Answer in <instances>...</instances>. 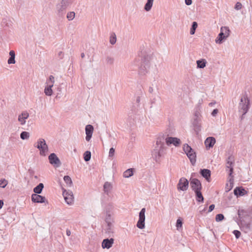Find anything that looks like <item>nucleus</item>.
<instances>
[{
	"mask_svg": "<svg viewBox=\"0 0 252 252\" xmlns=\"http://www.w3.org/2000/svg\"><path fill=\"white\" fill-rule=\"evenodd\" d=\"M75 0H61V1L56 5V10L59 16H63L66 9L70 7L74 2Z\"/></svg>",
	"mask_w": 252,
	"mask_h": 252,
	"instance_id": "f257e3e1",
	"label": "nucleus"
},
{
	"mask_svg": "<svg viewBox=\"0 0 252 252\" xmlns=\"http://www.w3.org/2000/svg\"><path fill=\"white\" fill-rule=\"evenodd\" d=\"M250 108V100L247 96H244L241 98L239 104V112L242 113L241 119L243 116L248 112Z\"/></svg>",
	"mask_w": 252,
	"mask_h": 252,
	"instance_id": "f03ea898",
	"label": "nucleus"
},
{
	"mask_svg": "<svg viewBox=\"0 0 252 252\" xmlns=\"http://www.w3.org/2000/svg\"><path fill=\"white\" fill-rule=\"evenodd\" d=\"M164 144L161 142L160 139H158L156 143V146L152 152V156L156 160L161 157L164 150Z\"/></svg>",
	"mask_w": 252,
	"mask_h": 252,
	"instance_id": "7ed1b4c3",
	"label": "nucleus"
},
{
	"mask_svg": "<svg viewBox=\"0 0 252 252\" xmlns=\"http://www.w3.org/2000/svg\"><path fill=\"white\" fill-rule=\"evenodd\" d=\"M34 146L39 150L41 156H45L48 151V146L43 138H39Z\"/></svg>",
	"mask_w": 252,
	"mask_h": 252,
	"instance_id": "20e7f679",
	"label": "nucleus"
},
{
	"mask_svg": "<svg viewBox=\"0 0 252 252\" xmlns=\"http://www.w3.org/2000/svg\"><path fill=\"white\" fill-rule=\"evenodd\" d=\"M183 150L189 159L191 164H195L196 159V155L194 150L188 144H185L183 145Z\"/></svg>",
	"mask_w": 252,
	"mask_h": 252,
	"instance_id": "39448f33",
	"label": "nucleus"
},
{
	"mask_svg": "<svg viewBox=\"0 0 252 252\" xmlns=\"http://www.w3.org/2000/svg\"><path fill=\"white\" fill-rule=\"evenodd\" d=\"M220 32L218 35V36L215 40V41L218 44H221L222 43L223 40L226 39L230 34V31L227 27H222L220 28Z\"/></svg>",
	"mask_w": 252,
	"mask_h": 252,
	"instance_id": "423d86ee",
	"label": "nucleus"
},
{
	"mask_svg": "<svg viewBox=\"0 0 252 252\" xmlns=\"http://www.w3.org/2000/svg\"><path fill=\"white\" fill-rule=\"evenodd\" d=\"M150 57L149 56L146 57L144 61L139 69V74L144 75L149 72L150 66H151V62L149 60Z\"/></svg>",
	"mask_w": 252,
	"mask_h": 252,
	"instance_id": "0eeeda50",
	"label": "nucleus"
},
{
	"mask_svg": "<svg viewBox=\"0 0 252 252\" xmlns=\"http://www.w3.org/2000/svg\"><path fill=\"white\" fill-rule=\"evenodd\" d=\"M145 212L146 209L143 208L139 213V220L137 222L136 226L141 229H144L145 227Z\"/></svg>",
	"mask_w": 252,
	"mask_h": 252,
	"instance_id": "6e6552de",
	"label": "nucleus"
},
{
	"mask_svg": "<svg viewBox=\"0 0 252 252\" xmlns=\"http://www.w3.org/2000/svg\"><path fill=\"white\" fill-rule=\"evenodd\" d=\"M177 188L179 191H185L187 190L189 188L188 180L184 177L180 178L177 185Z\"/></svg>",
	"mask_w": 252,
	"mask_h": 252,
	"instance_id": "1a4fd4ad",
	"label": "nucleus"
},
{
	"mask_svg": "<svg viewBox=\"0 0 252 252\" xmlns=\"http://www.w3.org/2000/svg\"><path fill=\"white\" fill-rule=\"evenodd\" d=\"M190 185L192 189L195 192L201 190L202 185L200 181L196 178L190 179Z\"/></svg>",
	"mask_w": 252,
	"mask_h": 252,
	"instance_id": "9d476101",
	"label": "nucleus"
},
{
	"mask_svg": "<svg viewBox=\"0 0 252 252\" xmlns=\"http://www.w3.org/2000/svg\"><path fill=\"white\" fill-rule=\"evenodd\" d=\"M49 160L50 164L54 165L56 167H59L61 165L60 159L54 153L51 154L49 157Z\"/></svg>",
	"mask_w": 252,
	"mask_h": 252,
	"instance_id": "9b49d317",
	"label": "nucleus"
},
{
	"mask_svg": "<svg viewBox=\"0 0 252 252\" xmlns=\"http://www.w3.org/2000/svg\"><path fill=\"white\" fill-rule=\"evenodd\" d=\"M165 142L168 146L173 144L176 147H178L181 144V140L177 137H167L165 138Z\"/></svg>",
	"mask_w": 252,
	"mask_h": 252,
	"instance_id": "f8f14e48",
	"label": "nucleus"
},
{
	"mask_svg": "<svg viewBox=\"0 0 252 252\" xmlns=\"http://www.w3.org/2000/svg\"><path fill=\"white\" fill-rule=\"evenodd\" d=\"M63 195L67 204L71 205L72 204L73 202V195L72 191L64 190Z\"/></svg>",
	"mask_w": 252,
	"mask_h": 252,
	"instance_id": "ddd939ff",
	"label": "nucleus"
},
{
	"mask_svg": "<svg viewBox=\"0 0 252 252\" xmlns=\"http://www.w3.org/2000/svg\"><path fill=\"white\" fill-rule=\"evenodd\" d=\"M234 158L232 156H229L227 159L226 164V169H229V175L231 176L233 172V165H234Z\"/></svg>",
	"mask_w": 252,
	"mask_h": 252,
	"instance_id": "4468645a",
	"label": "nucleus"
},
{
	"mask_svg": "<svg viewBox=\"0 0 252 252\" xmlns=\"http://www.w3.org/2000/svg\"><path fill=\"white\" fill-rule=\"evenodd\" d=\"M114 242L113 238H106L104 239L101 243V247L103 249H110L113 245Z\"/></svg>",
	"mask_w": 252,
	"mask_h": 252,
	"instance_id": "2eb2a0df",
	"label": "nucleus"
},
{
	"mask_svg": "<svg viewBox=\"0 0 252 252\" xmlns=\"http://www.w3.org/2000/svg\"><path fill=\"white\" fill-rule=\"evenodd\" d=\"M94 131V127L91 125H88L85 127L86 132V140L87 141H89L92 138V134Z\"/></svg>",
	"mask_w": 252,
	"mask_h": 252,
	"instance_id": "dca6fc26",
	"label": "nucleus"
},
{
	"mask_svg": "<svg viewBox=\"0 0 252 252\" xmlns=\"http://www.w3.org/2000/svg\"><path fill=\"white\" fill-rule=\"evenodd\" d=\"M29 117V113L25 111L23 112L18 116V120L21 125H24L26 124V120Z\"/></svg>",
	"mask_w": 252,
	"mask_h": 252,
	"instance_id": "f3484780",
	"label": "nucleus"
},
{
	"mask_svg": "<svg viewBox=\"0 0 252 252\" xmlns=\"http://www.w3.org/2000/svg\"><path fill=\"white\" fill-rule=\"evenodd\" d=\"M32 200L35 203H44L45 202V197L37 194H32Z\"/></svg>",
	"mask_w": 252,
	"mask_h": 252,
	"instance_id": "a211bd4d",
	"label": "nucleus"
},
{
	"mask_svg": "<svg viewBox=\"0 0 252 252\" xmlns=\"http://www.w3.org/2000/svg\"><path fill=\"white\" fill-rule=\"evenodd\" d=\"M216 143V139L213 137H209L205 141V145L207 149L212 148Z\"/></svg>",
	"mask_w": 252,
	"mask_h": 252,
	"instance_id": "6ab92c4d",
	"label": "nucleus"
},
{
	"mask_svg": "<svg viewBox=\"0 0 252 252\" xmlns=\"http://www.w3.org/2000/svg\"><path fill=\"white\" fill-rule=\"evenodd\" d=\"M105 221L106 224L113 223V219L112 218V212L110 210H106L105 212Z\"/></svg>",
	"mask_w": 252,
	"mask_h": 252,
	"instance_id": "aec40b11",
	"label": "nucleus"
},
{
	"mask_svg": "<svg viewBox=\"0 0 252 252\" xmlns=\"http://www.w3.org/2000/svg\"><path fill=\"white\" fill-rule=\"evenodd\" d=\"M200 173L207 181H210L211 176V171L210 170L207 169H201Z\"/></svg>",
	"mask_w": 252,
	"mask_h": 252,
	"instance_id": "412c9836",
	"label": "nucleus"
},
{
	"mask_svg": "<svg viewBox=\"0 0 252 252\" xmlns=\"http://www.w3.org/2000/svg\"><path fill=\"white\" fill-rule=\"evenodd\" d=\"M200 119L194 118L192 122V125L196 131H199L201 130V125L200 123Z\"/></svg>",
	"mask_w": 252,
	"mask_h": 252,
	"instance_id": "4be33fe9",
	"label": "nucleus"
},
{
	"mask_svg": "<svg viewBox=\"0 0 252 252\" xmlns=\"http://www.w3.org/2000/svg\"><path fill=\"white\" fill-rule=\"evenodd\" d=\"M246 193V191L242 188H236L234 190V193L236 196H243Z\"/></svg>",
	"mask_w": 252,
	"mask_h": 252,
	"instance_id": "5701e85b",
	"label": "nucleus"
},
{
	"mask_svg": "<svg viewBox=\"0 0 252 252\" xmlns=\"http://www.w3.org/2000/svg\"><path fill=\"white\" fill-rule=\"evenodd\" d=\"M10 58L7 61L8 64H14L15 63V53L13 50H11L9 52Z\"/></svg>",
	"mask_w": 252,
	"mask_h": 252,
	"instance_id": "b1692460",
	"label": "nucleus"
},
{
	"mask_svg": "<svg viewBox=\"0 0 252 252\" xmlns=\"http://www.w3.org/2000/svg\"><path fill=\"white\" fill-rule=\"evenodd\" d=\"M43 188V184L42 183H40L33 189V191L35 193V194H40L41 193Z\"/></svg>",
	"mask_w": 252,
	"mask_h": 252,
	"instance_id": "393cba45",
	"label": "nucleus"
},
{
	"mask_svg": "<svg viewBox=\"0 0 252 252\" xmlns=\"http://www.w3.org/2000/svg\"><path fill=\"white\" fill-rule=\"evenodd\" d=\"M154 0H147L146 3L144 6V9L146 11H149L153 6Z\"/></svg>",
	"mask_w": 252,
	"mask_h": 252,
	"instance_id": "a878e982",
	"label": "nucleus"
},
{
	"mask_svg": "<svg viewBox=\"0 0 252 252\" xmlns=\"http://www.w3.org/2000/svg\"><path fill=\"white\" fill-rule=\"evenodd\" d=\"M207 62L205 59H201L196 61L198 68H203L206 66Z\"/></svg>",
	"mask_w": 252,
	"mask_h": 252,
	"instance_id": "bb28decb",
	"label": "nucleus"
},
{
	"mask_svg": "<svg viewBox=\"0 0 252 252\" xmlns=\"http://www.w3.org/2000/svg\"><path fill=\"white\" fill-rule=\"evenodd\" d=\"M194 192L196 195V201L198 202H203L204 201V197L202 194L201 190L196 191Z\"/></svg>",
	"mask_w": 252,
	"mask_h": 252,
	"instance_id": "cd10ccee",
	"label": "nucleus"
},
{
	"mask_svg": "<svg viewBox=\"0 0 252 252\" xmlns=\"http://www.w3.org/2000/svg\"><path fill=\"white\" fill-rule=\"evenodd\" d=\"M105 232L108 234L113 233L114 229L112 223L107 224L106 227L105 228Z\"/></svg>",
	"mask_w": 252,
	"mask_h": 252,
	"instance_id": "c85d7f7f",
	"label": "nucleus"
},
{
	"mask_svg": "<svg viewBox=\"0 0 252 252\" xmlns=\"http://www.w3.org/2000/svg\"><path fill=\"white\" fill-rule=\"evenodd\" d=\"M133 169L129 168L126 170L123 173V177L125 178H129L131 177L133 174Z\"/></svg>",
	"mask_w": 252,
	"mask_h": 252,
	"instance_id": "c756f323",
	"label": "nucleus"
},
{
	"mask_svg": "<svg viewBox=\"0 0 252 252\" xmlns=\"http://www.w3.org/2000/svg\"><path fill=\"white\" fill-rule=\"evenodd\" d=\"M54 77L53 75H50L49 78L46 81V86H51V87H53L54 86Z\"/></svg>",
	"mask_w": 252,
	"mask_h": 252,
	"instance_id": "7c9ffc66",
	"label": "nucleus"
},
{
	"mask_svg": "<svg viewBox=\"0 0 252 252\" xmlns=\"http://www.w3.org/2000/svg\"><path fill=\"white\" fill-rule=\"evenodd\" d=\"M52 87L51 86H46L44 89V92L47 96H51L53 94Z\"/></svg>",
	"mask_w": 252,
	"mask_h": 252,
	"instance_id": "2f4dec72",
	"label": "nucleus"
},
{
	"mask_svg": "<svg viewBox=\"0 0 252 252\" xmlns=\"http://www.w3.org/2000/svg\"><path fill=\"white\" fill-rule=\"evenodd\" d=\"M117 41L116 35L114 32H112L110 34L109 37L110 43L112 45H114L116 43Z\"/></svg>",
	"mask_w": 252,
	"mask_h": 252,
	"instance_id": "473e14b6",
	"label": "nucleus"
},
{
	"mask_svg": "<svg viewBox=\"0 0 252 252\" xmlns=\"http://www.w3.org/2000/svg\"><path fill=\"white\" fill-rule=\"evenodd\" d=\"M111 185L110 183L106 182L105 183L103 188H104V190L105 192H106L107 193H108V192L110 191V190L111 189Z\"/></svg>",
	"mask_w": 252,
	"mask_h": 252,
	"instance_id": "72a5a7b5",
	"label": "nucleus"
},
{
	"mask_svg": "<svg viewBox=\"0 0 252 252\" xmlns=\"http://www.w3.org/2000/svg\"><path fill=\"white\" fill-rule=\"evenodd\" d=\"M63 180L65 183L68 185L69 187H71L72 185V181L71 178L69 176H64Z\"/></svg>",
	"mask_w": 252,
	"mask_h": 252,
	"instance_id": "f704fd0d",
	"label": "nucleus"
},
{
	"mask_svg": "<svg viewBox=\"0 0 252 252\" xmlns=\"http://www.w3.org/2000/svg\"><path fill=\"white\" fill-rule=\"evenodd\" d=\"M197 27V23L196 22H193L192 24L191 28L190 30V34L193 35L194 34L195 30Z\"/></svg>",
	"mask_w": 252,
	"mask_h": 252,
	"instance_id": "c9c22d12",
	"label": "nucleus"
},
{
	"mask_svg": "<svg viewBox=\"0 0 252 252\" xmlns=\"http://www.w3.org/2000/svg\"><path fill=\"white\" fill-rule=\"evenodd\" d=\"M20 137L23 140L28 139L30 137V133L27 131H23L20 134Z\"/></svg>",
	"mask_w": 252,
	"mask_h": 252,
	"instance_id": "e433bc0d",
	"label": "nucleus"
},
{
	"mask_svg": "<svg viewBox=\"0 0 252 252\" xmlns=\"http://www.w3.org/2000/svg\"><path fill=\"white\" fill-rule=\"evenodd\" d=\"M91 158V153L90 151H86L84 154V158L85 161H88L90 160Z\"/></svg>",
	"mask_w": 252,
	"mask_h": 252,
	"instance_id": "4c0bfd02",
	"label": "nucleus"
},
{
	"mask_svg": "<svg viewBox=\"0 0 252 252\" xmlns=\"http://www.w3.org/2000/svg\"><path fill=\"white\" fill-rule=\"evenodd\" d=\"M75 16V13L74 11H70L67 13L66 18L68 21L72 20Z\"/></svg>",
	"mask_w": 252,
	"mask_h": 252,
	"instance_id": "58836bf2",
	"label": "nucleus"
},
{
	"mask_svg": "<svg viewBox=\"0 0 252 252\" xmlns=\"http://www.w3.org/2000/svg\"><path fill=\"white\" fill-rule=\"evenodd\" d=\"M106 63L107 64L112 65L114 63V59L113 57L108 56L106 58Z\"/></svg>",
	"mask_w": 252,
	"mask_h": 252,
	"instance_id": "ea45409f",
	"label": "nucleus"
},
{
	"mask_svg": "<svg viewBox=\"0 0 252 252\" xmlns=\"http://www.w3.org/2000/svg\"><path fill=\"white\" fill-rule=\"evenodd\" d=\"M8 184V181L4 179L0 180V187L4 188Z\"/></svg>",
	"mask_w": 252,
	"mask_h": 252,
	"instance_id": "a19ab883",
	"label": "nucleus"
},
{
	"mask_svg": "<svg viewBox=\"0 0 252 252\" xmlns=\"http://www.w3.org/2000/svg\"><path fill=\"white\" fill-rule=\"evenodd\" d=\"M182 224H183L182 220L180 219H178L177 220L176 225L177 229L179 230V228H181L182 227Z\"/></svg>",
	"mask_w": 252,
	"mask_h": 252,
	"instance_id": "79ce46f5",
	"label": "nucleus"
},
{
	"mask_svg": "<svg viewBox=\"0 0 252 252\" xmlns=\"http://www.w3.org/2000/svg\"><path fill=\"white\" fill-rule=\"evenodd\" d=\"M224 219V216L221 214H219L216 216V220L217 221H220L223 220Z\"/></svg>",
	"mask_w": 252,
	"mask_h": 252,
	"instance_id": "37998d69",
	"label": "nucleus"
},
{
	"mask_svg": "<svg viewBox=\"0 0 252 252\" xmlns=\"http://www.w3.org/2000/svg\"><path fill=\"white\" fill-rule=\"evenodd\" d=\"M115 154V149L113 148H111L109 152V157L112 158Z\"/></svg>",
	"mask_w": 252,
	"mask_h": 252,
	"instance_id": "c03bdc74",
	"label": "nucleus"
},
{
	"mask_svg": "<svg viewBox=\"0 0 252 252\" xmlns=\"http://www.w3.org/2000/svg\"><path fill=\"white\" fill-rule=\"evenodd\" d=\"M233 233L234 234V235L235 236V237L237 239H238L240 237L241 232L238 230H234L233 231Z\"/></svg>",
	"mask_w": 252,
	"mask_h": 252,
	"instance_id": "a18cd8bd",
	"label": "nucleus"
},
{
	"mask_svg": "<svg viewBox=\"0 0 252 252\" xmlns=\"http://www.w3.org/2000/svg\"><path fill=\"white\" fill-rule=\"evenodd\" d=\"M242 4L239 2H237L235 4V9L238 10L241 9L242 8Z\"/></svg>",
	"mask_w": 252,
	"mask_h": 252,
	"instance_id": "49530a36",
	"label": "nucleus"
},
{
	"mask_svg": "<svg viewBox=\"0 0 252 252\" xmlns=\"http://www.w3.org/2000/svg\"><path fill=\"white\" fill-rule=\"evenodd\" d=\"M232 185L231 183H230L229 187L228 186V184H227L226 186V188H225L226 191H227V192L229 191L232 189Z\"/></svg>",
	"mask_w": 252,
	"mask_h": 252,
	"instance_id": "de8ad7c7",
	"label": "nucleus"
},
{
	"mask_svg": "<svg viewBox=\"0 0 252 252\" xmlns=\"http://www.w3.org/2000/svg\"><path fill=\"white\" fill-rule=\"evenodd\" d=\"M218 113V110L217 109H215L212 112L211 115L213 117H215L216 115Z\"/></svg>",
	"mask_w": 252,
	"mask_h": 252,
	"instance_id": "09e8293b",
	"label": "nucleus"
},
{
	"mask_svg": "<svg viewBox=\"0 0 252 252\" xmlns=\"http://www.w3.org/2000/svg\"><path fill=\"white\" fill-rule=\"evenodd\" d=\"M200 114L198 111H196L194 114V118H197L198 119H200Z\"/></svg>",
	"mask_w": 252,
	"mask_h": 252,
	"instance_id": "8fccbe9b",
	"label": "nucleus"
},
{
	"mask_svg": "<svg viewBox=\"0 0 252 252\" xmlns=\"http://www.w3.org/2000/svg\"><path fill=\"white\" fill-rule=\"evenodd\" d=\"M215 208V205L214 204H212L209 206L208 212H212Z\"/></svg>",
	"mask_w": 252,
	"mask_h": 252,
	"instance_id": "3c124183",
	"label": "nucleus"
},
{
	"mask_svg": "<svg viewBox=\"0 0 252 252\" xmlns=\"http://www.w3.org/2000/svg\"><path fill=\"white\" fill-rule=\"evenodd\" d=\"M141 96L140 95L137 96L136 98V103L139 104L140 102Z\"/></svg>",
	"mask_w": 252,
	"mask_h": 252,
	"instance_id": "603ef678",
	"label": "nucleus"
},
{
	"mask_svg": "<svg viewBox=\"0 0 252 252\" xmlns=\"http://www.w3.org/2000/svg\"><path fill=\"white\" fill-rule=\"evenodd\" d=\"M185 3L187 5H190L192 3V0H185Z\"/></svg>",
	"mask_w": 252,
	"mask_h": 252,
	"instance_id": "864d4df0",
	"label": "nucleus"
},
{
	"mask_svg": "<svg viewBox=\"0 0 252 252\" xmlns=\"http://www.w3.org/2000/svg\"><path fill=\"white\" fill-rule=\"evenodd\" d=\"M154 91V89L153 87H150L149 88V92L150 93H152Z\"/></svg>",
	"mask_w": 252,
	"mask_h": 252,
	"instance_id": "5fc2aeb1",
	"label": "nucleus"
},
{
	"mask_svg": "<svg viewBox=\"0 0 252 252\" xmlns=\"http://www.w3.org/2000/svg\"><path fill=\"white\" fill-rule=\"evenodd\" d=\"M59 56L61 58H62L63 57V53L62 52V51H60L59 52Z\"/></svg>",
	"mask_w": 252,
	"mask_h": 252,
	"instance_id": "6e6d98bb",
	"label": "nucleus"
},
{
	"mask_svg": "<svg viewBox=\"0 0 252 252\" xmlns=\"http://www.w3.org/2000/svg\"><path fill=\"white\" fill-rule=\"evenodd\" d=\"M216 103V101L211 102H210V103L209 104V105L210 106H213L214 105H215Z\"/></svg>",
	"mask_w": 252,
	"mask_h": 252,
	"instance_id": "4d7b16f0",
	"label": "nucleus"
},
{
	"mask_svg": "<svg viewBox=\"0 0 252 252\" xmlns=\"http://www.w3.org/2000/svg\"><path fill=\"white\" fill-rule=\"evenodd\" d=\"M3 205V202L2 200H0V209L2 208Z\"/></svg>",
	"mask_w": 252,
	"mask_h": 252,
	"instance_id": "13d9d810",
	"label": "nucleus"
},
{
	"mask_svg": "<svg viewBox=\"0 0 252 252\" xmlns=\"http://www.w3.org/2000/svg\"><path fill=\"white\" fill-rule=\"evenodd\" d=\"M66 232V235H67V236H70V234H71V232H70V230H67Z\"/></svg>",
	"mask_w": 252,
	"mask_h": 252,
	"instance_id": "bf43d9fd",
	"label": "nucleus"
},
{
	"mask_svg": "<svg viewBox=\"0 0 252 252\" xmlns=\"http://www.w3.org/2000/svg\"><path fill=\"white\" fill-rule=\"evenodd\" d=\"M81 58H83L85 57V54L84 53H82L81 54Z\"/></svg>",
	"mask_w": 252,
	"mask_h": 252,
	"instance_id": "052dcab7",
	"label": "nucleus"
},
{
	"mask_svg": "<svg viewBox=\"0 0 252 252\" xmlns=\"http://www.w3.org/2000/svg\"><path fill=\"white\" fill-rule=\"evenodd\" d=\"M73 151H74V152L75 153H76V152H77V150H76V148H74V150H73Z\"/></svg>",
	"mask_w": 252,
	"mask_h": 252,
	"instance_id": "680f3d73",
	"label": "nucleus"
},
{
	"mask_svg": "<svg viewBox=\"0 0 252 252\" xmlns=\"http://www.w3.org/2000/svg\"><path fill=\"white\" fill-rule=\"evenodd\" d=\"M34 178H36V179H37V176H34Z\"/></svg>",
	"mask_w": 252,
	"mask_h": 252,
	"instance_id": "e2e57ef3",
	"label": "nucleus"
}]
</instances>
